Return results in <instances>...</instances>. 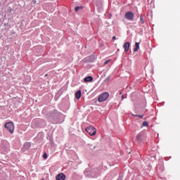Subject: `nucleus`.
<instances>
[{"label": "nucleus", "mask_w": 180, "mask_h": 180, "mask_svg": "<svg viewBox=\"0 0 180 180\" xmlns=\"http://www.w3.org/2000/svg\"><path fill=\"white\" fill-rule=\"evenodd\" d=\"M5 128L6 129L7 131H8L11 134L14 133L15 130V125L14 123L12 122H6L5 124Z\"/></svg>", "instance_id": "f257e3e1"}, {"label": "nucleus", "mask_w": 180, "mask_h": 180, "mask_svg": "<svg viewBox=\"0 0 180 180\" xmlns=\"http://www.w3.org/2000/svg\"><path fill=\"white\" fill-rule=\"evenodd\" d=\"M109 97V93L105 92L103 93L98 98V101L101 103V102H105V100H107Z\"/></svg>", "instance_id": "f03ea898"}, {"label": "nucleus", "mask_w": 180, "mask_h": 180, "mask_svg": "<svg viewBox=\"0 0 180 180\" xmlns=\"http://www.w3.org/2000/svg\"><path fill=\"white\" fill-rule=\"evenodd\" d=\"M134 16V13L131 11H128L124 14V18L129 21H133Z\"/></svg>", "instance_id": "7ed1b4c3"}, {"label": "nucleus", "mask_w": 180, "mask_h": 180, "mask_svg": "<svg viewBox=\"0 0 180 180\" xmlns=\"http://www.w3.org/2000/svg\"><path fill=\"white\" fill-rule=\"evenodd\" d=\"M86 131L90 134V136H94L96 134V129L94 127H89L86 128Z\"/></svg>", "instance_id": "20e7f679"}, {"label": "nucleus", "mask_w": 180, "mask_h": 180, "mask_svg": "<svg viewBox=\"0 0 180 180\" xmlns=\"http://www.w3.org/2000/svg\"><path fill=\"white\" fill-rule=\"evenodd\" d=\"M123 49H124V52L127 53L130 49V42H125L123 45Z\"/></svg>", "instance_id": "39448f33"}, {"label": "nucleus", "mask_w": 180, "mask_h": 180, "mask_svg": "<svg viewBox=\"0 0 180 180\" xmlns=\"http://www.w3.org/2000/svg\"><path fill=\"white\" fill-rule=\"evenodd\" d=\"M66 176L63 173H60L56 176V180H65Z\"/></svg>", "instance_id": "423d86ee"}, {"label": "nucleus", "mask_w": 180, "mask_h": 180, "mask_svg": "<svg viewBox=\"0 0 180 180\" xmlns=\"http://www.w3.org/2000/svg\"><path fill=\"white\" fill-rule=\"evenodd\" d=\"M136 140L139 142H141L143 140H144V134L140 133L136 136Z\"/></svg>", "instance_id": "0eeeda50"}, {"label": "nucleus", "mask_w": 180, "mask_h": 180, "mask_svg": "<svg viewBox=\"0 0 180 180\" xmlns=\"http://www.w3.org/2000/svg\"><path fill=\"white\" fill-rule=\"evenodd\" d=\"M135 46H136V48H134V52H138L139 50L140 49V43L139 42H136L135 43Z\"/></svg>", "instance_id": "6e6552de"}, {"label": "nucleus", "mask_w": 180, "mask_h": 180, "mask_svg": "<svg viewBox=\"0 0 180 180\" xmlns=\"http://www.w3.org/2000/svg\"><path fill=\"white\" fill-rule=\"evenodd\" d=\"M92 81H93V77L91 76L84 78V82H90Z\"/></svg>", "instance_id": "1a4fd4ad"}, {"label": "nucleus", "mask_w": 180, "mask_h": 180, "mask_svg": "<svg viewBox=\"0 0 180 180\" xmlns=\"http://www.w3.org/2000/svg\"><path fill=\"white\" fill-rule=\"evenodd\" d=\"M82 96V91L81 90L77 91V92L75 94V96L77 99H79Z\"/></svg>", "instance_id": "9d476101"}, {"label": "nucleus", "mask_w": 180, "mask_h": 180, "mask_svg": "<svg viewBox=\"0 0 180 180\" xmlns=\"http://www.w3.org/2000/svg\"><path fill=\"white\" fill-rule=\"evenodd\" d=\"M132 116L134 117H139L140 119H143V117H144V115H134V114H132Z\"/></svg>", "instance_id": "9b49d317"}, {"label": "nucleus", "mask_w": 180, "mask_h": 180, "mask_svg": "<svg viewBox=\"0 0 180 180\" xmlns=\"http://www.w3.org/2000/svg\"><path fill=\"white\" fill-rule=\"evenodd\" d=\"M140 20L142 24H144V17L143 15L140 16Z\"/></svg>", "instance_id": "f8f14e48"}, {"label": "nucleus", "mask_w": 180, "mask_h": 180, "mask_svg": "<svg viewBox=\"0 0 180 180\" xmlns=\"http://www.w3.org/2000/svg\"><path fill=\"white\" fill-rule=\"evenodd\" d=\"M143 127H148V122L144 121V122H143Z\"/></svg>", "instance_id": "ddd939ff"}, {"label": "nucleus", "mask_w": 180, "mask_h": 180, "mask_svg": "<svg viewBox=\"0 0 180 180\" xmlns=\"http://www.w3.org/2000/svg\"><path fill=\"white\" fill-rule=\"evenodd\" d=\"M24 146H25V147L30 148V147L31 146V144H30V143L27 142V143H25L24 144Z\"/></svg>", "instance_id": "4468645a"}, {"label": "nucleus", "mask_w": 180, "mask_h": 180, "mask_svg": "<svg viewBox=\"0 0 180 180\" xmlns=\"http://www.w3.org/2000/svg\"><path fill=\"white\" fill-rule=\"evenodd\" d=\"M47 158H48L47 153H44V155H43V158L46 159Z\"/></svg>", "instance_id": "2eb2a0df"}, {"label": "nucleus", "mask_w": 180, "mask_h": 180, "mask_svg": "<svg viewBox=\"0 0 180 180\" xmlns=\"http://www.w3.org/2000/svg\"><path fill=\"white\" fill-rule=\"evenodd\" d=\"M79 8H80L79 6H77V7L75 8V11H76V12H78V11L79 10Z\"/></svg>", "instance_id": "dca6fc26"}, {"label": "nucleus", "mask_w": 180, "mask_h": 180, "mask_svg": "<svg viewBox=\"0 0 180 180\" xmlns=\"http://www.w3.org/2000/svg\"><path fill=\"white\" fill-rule=\"evenodd\" d=\"M110 62V60H106L105 63H104V65H108L109 63Z\"/></svg>", "instance_id": "f3484780"}, {"label": "nucleus", "mask_w": 180, "mask_h": 180, "mask_svg": "<svg viewBox=\"0 0 180 180\" xmlns=\"http://www.w3.org/2000/svg\"><path fill=\"white\" fill-rule=\"evenodd\" d=\"M112 39L113 40H116V37H112Z\"/></svg>", "instance_id": "a211bd4d"}, {"label": "nucleus", "mask_w": 180, "mask_h": 180, "mask_svg": "<svg viewBox=\"0 0 180 180\" xmlns=\"http://www.w3.org/2000/svg\"><path fill=\"white\" fill-rule=\"evenodd\" d=\"M117 180H122V178H118Z\"/></svg>", "instance_id": "6ab92c4d"}, {"label": "nucleus", "mask_w": 180, "mask_h": 180, "mask_svg": "<svg viewBox=\"0 0 180 180\" xmlns=\"http://www.w3.org/2000/svg\"><path fill=\"white\" fill-rule=\"evenodd\" d=\"M48 76V74L45 75V77H47Z\"/></svg>", "instance_id": "aec40b11"}]
</instances>
